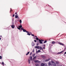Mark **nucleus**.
Listing matches in <instances>:
<instances>
[{
	"label": "nucleus",
	"instance_id": "nucleus-1",
	"mask_svg": "<svg viewBox=\"0 0 66 66\" xmlns=\"http://www.w3.org/2000/svg\"><path fill=\"white\" fill-rule=\"evenodd\" d=\"M15 18H17L16 20H15V22H17V21H17V19H19V17L17 15H15Z\"/></svg>",
	"mask_w": 66,
	"mask_h": 66
},
{
	"label": "nucleus",
	"instance_id": "nucleus-2",
	"mask_svg": "<svg viewBox=\"0 0 66 66\" xmlns=\"http://www.w3.org/2000/svg\"><path fill=\"white\" fill-rule=\"evenodd\" d=\"M18 27H17V29H18L19 30H21V29H20V28H22V25H21L20 26H18Z\"/></svg>",
	"mask_w": 66,
	"mask_h": 66
},
{
	"label": "nucleus",
	"instance_id": "nucleus-3",
	"mask_svg": "<svg viewBox=\"0 0 66 66\" xmlns=\"http://www.w3.org/2000/svg\"><path fill=\"white\" fill-rule=\"evenodd\" d=\"M39 42L41 44H43V42L41 41V40H40V39H39Z\"/></svg>",
	"mask_w": 66,
	"mask_h": 66
},
{
	"label": "nucleus",
	"instance_id": "nucleus-4",
	"mask_svg": "<svg viewBox=\"0 0 66 66\" xmlns=\"http://www.w3.org/2000/svg\"><path fill=\"white\" fill-rule=\"evenodd\" d=\"M13 25H11V27L12 28V29H14V27H15V26L14 25V24L13 23L12 24Z\"/></svg>",
	"mask_w": 66,
	"mask_h": 66
},
{
	"label": "nucleus",
	"instance_id": "nucleus-5",
	"mask_svg": "<svg viewBox=\"0 0 66 66\" xmlns=\"http://www.w3.org/2000/svg\"><path fill=\"white\" fill-rule=\"evenodd\" d=\"M30 61H32V60H33V58H32V56H30Z\"/></svg>",
	"mask_w": 66,
	"mask_h": 66
},
{
	"label": "nucleus",
	"instance_id": "nucleus-6",
	"mask_svg": "<svg viewBox=\"0 0 66 66\" xmlns=\"http://www.w3.org/2000/svg\"><path fill=\"white\" fill-rule=\"evenodd\" d=\"M31 45L32 46H35V43L33 42H32L31 43Z\"/></svg>",
	"mask_w": 66,
	"mask_h": 66
},
{
	"label": "nucleus",
	"instance_id": "nucleus-7",
	"mask_svg": "<svg viewBox=\"0 0 66 66\" xmlns=\"http://www.w3.org/2000/svg\"><path fill=\"white\" fill-rule=\"evenodd\" d=\"M35 48H36V49H39V46H35Z\"/></svg>",
	"mask_w": 66,
	"mask_h": 66
},
{
	"label": "nucleus",
	"instance_id": "nucleus-8",
	"mask_svg": "<svg viewBox=\"0 0 66 66\" xmlns=\"http://www.w3.org/2000/svg\"><path fill=\"white\" fill-rule=\"evenodd\" d=\"M63 52H64V51H62L61 52L57 53V54H61V53H63Z\"/></svg>",
	"mask_w": 66,
	"mask_h": 66
},
{
	"label": "nucleus",
	"instance_id": "nucleus-9",
	"mask_svg": "<svg viewBox=\"0 0 66 66\" xmlns=\"http://www.w3.org/2000/svg\"><path fill=\"white\" fill-rule=\"evenodd\" d=\"M50 60V59L48 58V59H46L45 60L46 62H48V61H49V60Z\"/></svg>",
	"mask_w": 66,
	"mask_h": 66
},
{
	"label": "nucleus",
	"instance_id": "nucleus-10",
	"mask_svg": "<svg viewBox=\"0 0 66 66\" xmlns=\"http://www.w3.org/2000/svg\"><path fill=\"white\" fill-rule=\"evenodd\" d=\"M45 65V64L42 63L41 64V66H44Z\"/></svg>",
	"mask_w": 66,
	"mask_h": 66
},
{
	"label": "nucleus",
	"instance_id": "nucleus-11",
	"mask_svg": "<svg viewBox=\"0 0 66 66\" xmlns=\"http://www.w3.org/2000/svg\"><path fill=\"white\" fill-rule=\"evenodd\" d=\"M53 66H56V63H54V64H53Z\"/></svg>",
	"mask_w": 66,
	"mask_h": 66
},
{
	"label": "nucleus",
	"instance_id": "nucleus-12",
	"mask_svg": "<svg viewBox=\"0 0 66 66\" xmlns=\"http://www.w3.org/2000/svg\"><path fill=\"white\" fill-rule=\"evenodd\" d=\"M23 31L24 32H26L27 31V30H26V29H24L23 30Z\"/></svg>",
	"mask_w": 66,
	"mask_h": 66
},
{
	"label": "nucleus",
	"instance_id": "nucleus-13",
	"mask_svg": "<svg viewBox=\"0 0 66 66\" xmlns=\"http://www.w3.org/2000/svg\"><path fill=\"white\" fill-rule=\"evenodd\" d=\"M29 53H30V52H28L26 54V55H28V54H29Z\"/></svg>",
	"mask_w": 66,
	"mask_h": 66
},
{
	"label": "nucleus",
	"instance_id": "nucleus-14",
	"mask_svg": "<svg viewBox=\"0 0 66 66\" xmlns=\"http://www.w3.org/2000/svg\"><path fill=\"white\" fill-rule=\"evenodd\" d=\"M39 47L40 48V50H43V47H42L41 46H39Z\"/></svg>",
	"mask_w": 66,
	"mask_h": 66
},
{
	"label": "nucleus",
	"instance_id": "nucleus-15",
	"mask_svg": "<svg viewBox=\"0 0 66 66\" xmlns=\"http://www.w3.org/2000/svg\"><path fill=\"white\" fill-rule=\"evenodd\" d=\"M37 62H39L38 60H35L34 61L35 63H36Z\"/></svg>",
	"mask_w": 66,
	"mask_h": 66
},
{
	"label": "nucleus",
	"instance_id": "nucleus-16",
	"mask_svg": "<svg viewBox=\"0 0 66 66\" xmlns=\"http://www.w3.org/2000/svg\"><path fill=\"white\" fill-rule=\"evenodd\" d=\"M28 62L29 64H30V60H28Z\"/></svg>",
	"mask_w": 66,
	"mask_h": 66
},
{
	"label": "nucleus",
	"instance_id": "nucleus-17",
	"mask_svg": "<svg viewBox=\"0 0 66 66\" xmlns=\"http://www.w3.org/2000/svg\"><path fill=\"white\" fill-rule=\"evenodd\" d=\"M36 39L37 40H39V38L38 37L36 38Z\"/></svg>",
	"mask_w": 66,
	"mask_h": 66
},
{
	"label": "nucleus",
	"instance_id": "nucleus-18",
	"mask_svg": "<svg viewBox=\"0 0 66 66\" xmlns=\"http://www.w3.org/2000/svg\"><path fill=\"white\" fill-rule=\"evenodd\" d=\"M35 54L34 53L33 54H32V57H34V56H35Z\"/></svg>",
	"mask_w": 66,
	"mask_h": 66
},
{
	"label": "nucleus",
	"instance_id": "nucleus-19",
	"mask_svg": "<svg viewBox=\"0 0 66 66\" xmlns=\"http://www.w3.org/2000/svg\"><path fill=\"white\" fill-rule=\"evenodd\" d=\"M11 11H13V10H12V8H10V13H11Z\"/></svg>",
	"mask_w": 66,
	"mask_h": 66
},
{
	"label": "nucleus",
	"instance_id": "nucleus-20",
	"mask_svg": "<svg viewBox=\"0 0 66 66\" xmlns=\"http://www.w3.org/2000/svg\"><path fill=\"white\" fill-rule=\"evenodd\" d=\"M47 42V40H46L44 41L43 43L44 44H45Z\"/></svg>",
	"mask_w": 66,
	"mask_h": 66
},
{
	"label": "nucleus",
	"instance_id": "nucleus-21",
	"mask_svg": "<svg viewBox=\"0 0 66 66\" xmlns=\"http://www.w3.org/2000/svg\"><path fill=\"white\" fill-rule=\"evenodd\" d=\"M35 65L36 66H39V64L37 63H36L35 64Z\"/></svg>",
	"mask_w": 66,
	"mask_h": 66
},
{
	"label": "nucleus",
	"instance_id": "nucleus-22",
	"mask_svg": "<svg viewBox=\"0 0 66 66\" xmlns=\"http://www.w3.org/2000/svg\"><path fill=\"white\" fill-rule=\"evenodd\" d=\"M56 64H57V65H58V64H59V62H57V61H56Z\"/></svg>",
	"mask_w": 66,
	"mask_h": 66
},
{
	"label": "nucleus",
	"instance_id": "nucleus-23",
	"mask_svg": "<svg viewBox=\"0 0 66 66\" xmlns=\"http://www.w3.org/2000/svg\"><path fill=\"white\" fill-rule=\"evenodd\" d=\"M48 64L49 65H51L52 64L51 63H50V62H49L48 63Z\"/></svg>",
	"mask_w": 66,
	"mask_h": 66
},
{
	"label": "nucleus",
	"instance_id": "nucleus-24",
	"mask_svg": "<svg viewBox=\"0 0 66 66\" xmlns=\"http://www.w3.org/2000/svg\"><path fill=\"white\" fill-rule=\"evenodd\" d=\"M19 22L21 23L22 22V21H21V20H20Z\"/></svg>",
	"mask_w": 66,
	"mask_h": 66
},
{
	"label": "nucleus",
	"instance_id": "nucleus-25",
	"mask_svg": "<svg viewBox=\"0 0 66 66\" xmlns=\"http://www.w3.org/2000/svg\"><path fill=\"white\" fill-rule=\"evenodd\" d=\"M34 59H36V56L34 57L33 58Z\"/></svg>",
	"mask_w": 66,
	"mask_h": 66
},
{
	"label": "nucleus",
	"instance_id": "nucleus-26",
	"mask_svg": "<svg viewBox=\"0 0 66 66\" xmlns=\"http://www.w3.org/2000/svg\"><path fill=\"white\" fill-rule=\"evenodd\" d=\"M51 62L52 63V64H53V63H55L54 62V61H51Z\"/></svg>",
	"mask_w": 66,
	"mask_h": 66
},
{
	"label": "nucleus",
	"instance_id": "nucleus-27",
	"mask_svg": "<svg viewBox=\"0 0 66 66\" xmlns=\"http://www.w3.org/2000/svg\"><path fill=\"white\" fill-rule=\"evenodd\" d=\"M55 42H52V44H55Z\"/></svg>",
	"mask_w": 66,
	"mask_h": 66
},
{
	"label": "nucleus",
	"instance_id": "nucleus-28",
	"mask_svg": "<svg viewBox=\"0 0 66 66\" xmlns=\"http://www.w3.org/2000/svg\"><path fill=\"white\" fill-rule=\"evenodd\" d=\"M27 35H31V34H30L29 33H28L27 34Z\"/></svg>",
	"mask_w": 66,
	"mask_h": 66
},
{
	"label": "nucleus",
	"instance_id": "nucleus-29",
	"mask_svg": "<svg viewBox=\"0 0 66 66\" xmlns=\"http://www.w3.org/2000/svg\"><path fill=\"white\" fill-rule=\"evenodd\" d=\"M30 35L31 36H34V34H30Z\"/></svg>",
	"mask_w": 66,
	"mask_h": 66
},
{
	"label": "nucleus",
	"instance_id": "nucleus-30",
	"mask_svg": "<svg viewBox=\"0 0 66 66\" xmlns=\"http://www.w3.org/2000/svg\"><path fill=\"white\" fill-rule=\"evenodd\" d=\"M62 43H60V42L59 43V44L60 45H61Z\"/></svg>",
	"mask_w": 66,
	"mask_h": 66
},
{
	"label": "nucleus",
	"instance_id": "nucleus-31",
	"mask_svg": "<svg viewBox=\"0 0 66 66\" xmlns=\"http://www.w3.org/2000/svg\"><path fill=\"white\" fill-rule=\"evenodd\" d=\"M32 52H31L30 53V54H29L30 55H32Z\"/></svg>",
	"mask_w": 66,
	"mask_h": 66
},
{
	"label": "nucleus",
	"instance_id": "nucleus-32",
	"mask_svg": "<svg viewBox=\"0 0 66 66\" xmlns=\"http://www.w3.org/2000/svg\"><path fill=\"white\" fill-rule=\"evenodd\" d=\"M50 6V7H51V6H49V5H46V6Z\"/></svg>",
	"mask_w": 66,
	"mask_h": 66
},
{
	"label": "nucleus",
	"instance_id": "nucleus-33",
	"mask_svg": "<svg viewBox=\"0 0 66 66\" xmlns=\"http://www.w3.org/2000/svg\"><path fill=\"white\" fill-rule=\"evenodd\" d=\"M45 56H43V59H45Z\"/></svg>",
	"mask_w": 66,
	"mask_h": 66
},
{
	"label": "nucleus",
	"instance_id": "nucleus-34",
	"mask_svg": "<svg viewBox=\"0 0 66 66\" xmlns=\"http://www.w3.org/2000/svg\"><path fill=\"white\" fill-rule=\"evenodd\" d=\"M66 47H65L64 48V50L63 51H65V50H66Z\"/></svg>",
	"mask_w": 66,
	"mask_h": 66
},
{
	"label": "nucleus",
	"instance_id": "nucleus-35",
	"mask_svg": "<svg viewBox=\"0 0 66 66\" xmlns=\"http://www.w3.org/2000/svg\"><path fill=\"white\" fill-rule=\"evenodd\" d=\"M41 52V51H40V50H38V52Z\"/></svg>",
	"mask_w": 66,
	"mask_h": 66
},
{
	"label": "nucleus",
	"instance_id": "nucleus-36",
	"mask_svg": "<svg viewBox=\"0 0 66 66\" xmlns=\"http://www.w3.org/2000/svg\"><path fill=\"white\" fill-rule=\"evenodd\" d=\"M2 59V56H0V59Z\"/></svg>",
	"mask_w": 66,
	"mask_h": 66
},
{
	"label": "nucleus",
	"instance_id": "nucleus-37",
	"mask_svg": "<svg viewBox=\"0 0 66 66\" xmlns=\"http://www.w3.org/2000/svg\"><path fill=\"white\" fill-rule=\"evenodd\" d=\"M34 42H35L36 43V42H37V41L36 40H34Z\"/></svg>",
	"mask_w": 66,
	"mask_h": 66
},
{
	"label": "nucleus",
	"instance_id": "nucleus-38",
	"mask_svg": "<svg viewBox=\"0 0 66 66\" xmlns=\"http://www.w3.org/2000/svg\"><path fill=\"white\" fill-rule=\"evenodd\" d=\"M15 15H17V13L16 12H15Z\"/></svg>",
	"mask_w": 66,
	"mask_h": 66
},
{
	"label": "nucleus",
	"instance_id": "nucleus-39",
	"mask_svg": "<svg viewBox=\"0 0 66 66\" xmlns=\"http://www.w3.org/2000/svg\"><path fill=\"white\" fill-rule=\"evenodd\" d=\"M2 64L3 65H4V62H2Z\"/></svg>",
	"mask_w": 66,
	"mask_h": 66
},
{
	"label": "nucleus",
	"instance_id": "nucleus-40",
	"mask_svg": "<svg viewBox=\"0 0 66 66\" xmlns=\"http://www.w3.org/2000/svg\"><path fill=\"white\" fill-rule=\"evenodd\" d=\"M12 16H13L12 17H14V16H15V14H13Z\"/></svg>",
	"mask_w": 66,
	"mask_h": 66
},
{
	"label": "nucleus",
	"instance_id": "nucleus-41",
	"mask_svg": "<svg viewBox=\"0 0 66 66\" xmlns=\"http://www.w3.org/2000/svg\"><path fill=\"white\" fill-rule=\"evenodd\" d=\"M41 40L42 42H44V40L41 39Z\"/></svg>",
	"mask_w": 66,
	"mask_h": 66
},
{
	"label": "nucleus",
	"instance_id": "nucleus-42",
	"mask_svg": "<svg viewBox=\"0 0 66 66\" xmlns=\"http://www.w3.org/2000/svg\"><path fill=\"white\" fill-rule=\"evenodd\" d=\"M32 52H34V49L33 50V51H32Z\"/></svg>",
	"mask_w": 66,
	"mask_h": 66
},
{
	"label": "nucleus",
	"instance_id": "nucleus-43",
	"mask_svg": "<svg viewBox=\"0 0 66 66\" xmlns=\"http://www.w3.org/2000/svg\"><path fill=\"white\" fill-rule=\"evenodd\" d=\"M61 45H62V46H64V45L62 43Z\"/></svg>",
	"mask_w": 66,
	"mask_h": 66
},
{
	"label": "nucleus",
	"instance_id": "nucleus-44",
	"mask_svg": "<svg viewBox=\"0 0 66 66\" xmlns=\"http://www.w3.org/2000/svg\"><path fill=\"white\" fill-rule=\"evenodd\" d=\"M22 29V28H21V30H23V29Z\"/></svg>",
	"mask_w": 66,
	"mask_h": 66
},
{
	"label": "nucleus",
	"instance_id": "nucleus-45",
	"mask_svg": "<svg viewBox=\"0 0 66 66\" xmlns=\"http://www.w3.org/2000/svg\"><path fill=\"white\" fill-rule=\"evenodd\" d=\"M26 33H29V32L27 31H26Z\"/></svg>",
	"mask_w": 66,
	"mask_h": 66
},
{
	"label": "nucleus",
	"instance_id": "nucleus-46",
	"mask_svg": "<svg viewBox=\"0 0 66 66\" xmlns=\"http://www.w3.org/2000/svg\"><path fill=\"white\" fill-rule=\"evenodd\" d=\"M39 52L38 51H37L36 52V53H38Z\"/></svg>",
	"mask_w": 66,
	"mask_h": 66
},
{
	"label": "nucleus",
	"instance_id": "nucleus-47",
	"mask_svg": "<svg viewBox=\"0 0 66 66\" xmlns=\"http://www.w3.org/2000/svg\"><path fill=\"white\" fill-rule=\"evenodd\" d=\"M39 61L37 62L38 63H39V62H40V61Z\"/></svg>",
	"mask_w": 66,
	"mask_h": 66
},
{
	"label": "nucleus",
	"instance_id": "nucleus-48",
	"mask_svg": "<svg viewBox=\"0 0 66 66\" xmlns=\"http://www.w3.org/2000/svg\"><path fill=\"white\" fill-rule=\"evenodd\" d=\"M38 44V43H37V44H36V45H37V46H38V44Z\"/></svg>",
	"mask_w": 66,
	"mask_h": 66
},
{
	"label": "nucleus",
	"instance_id": "nucleus-49",
	"mask_svg": "<svg viewBox=\"0 0 66 66\" xmlns=\"http://www.w3.org/2000/svg\"><path fill=\"white\" fill-rule=\"evenodd\" d=\"M29 34H32V33L31 32H29Z\"/></svg>",
	"mask_w": 66,
	"mask_h": 66
},
{
	"label": "nucleus",
	"instance_id": "nucleus-50",
	"mask_svg": "<svg viewBox=\"0 0 66 66\" xmlns=\"http://www.w3.org/2000/svg\"><path fill=\"white\" fill-rule=\"evenodd\" d=\"M64 47H65V48H66V46L64 45Z\"/></svg>",
	"mask_w": 66,
	"mask_h": 66
},
{
	"label": "nucleus",
	"instance_id": "nucleus-51",
	"mask_svg": "<svg viewBox=\"0 0 66 66\" xmlns=\"http://www.w3.org/2000/svg\"><path fill=\"white\" fill-rule=\"evenodd\" d=\"M64 54H66V52L64 53Z\"/></svg>",
	"mask_w": 66,
	"mask_h": 66
},
{
	"label": "nucleus",
	"instance_id": "nucleus-52",
	"mask_svg": "<svg viewBox=\"0 0 66 66\" xmlns=\"http://www.w3.org/2000/svg\"><path fill=\"white\" fill-rule=\"evenodd\" d=\"M63 55H64V56H66V55H65V54H64Z\"/></svg>",
	"mask_w": 66,
	"mask_h": 66
},
{
	"label": "nucleus",
	"instance_id": "nucleus-53",
	"mask_svg": "<svg viewBox=\"0 0 66 66\" xmlns=\"http://www.w3.org/2000/svg\"><path fill=\"white\" fill-rule=\"evenodd\" d=\"M43 49H45V47H44Z\"/></svg>",
	"mask_w": 66,
	"mask_h": 66
},
{
	"label": "nucleus",
	"instance_id": "nucleus-54",
	"mask_svg": "<svg viewBox=\"0 0 66 66\" xmlns=\"http://www.w3.org/2000/svg\"><path fill=\"white\" fill-rule=\"evenodd\" d=\"M43 46H44V47H45V45H43Z\"/></svg>",
	"mask_w": 66,
	"mask_h": 66
},
{
	"label": "nucleus",
	"instance_id": "nucleus-55",
	"mask_svg": "<svg viewBox=\"0 0 66 66\" xmlns=\"http://www.w3.org/2000/svg\"><path fill=\"white\" fill-rule=\"evenodd\" d=\"M35 37H36V38L37 37V36H35Z\"/></svg>",
	"mask_w": 66,
	"mask_h": 66
},
{
	"label": "nucleus",
	"instance_id": "nucleus-56",
	"mask_svg": "<svg viewBox=\"0 0 66 66\" xmlns=\"http://www.w3.org/2000/svg\"><path fill=\"white\" fill-rule=\"evenodd\" d=\"M42 50L43 51V52H44V50H43H43Z\"/></svg>",
	"mask_w": 66,
	"mask_h": 66
},
{
	"label": "nucleus",
	"instance_id": "nucleus-57",
	"mask_svg": "<svg viewBox=\"0 0 66 66\" xmlns=\"http://www.w3.org/2000/svg\"><path fill=\"white\" fill-rule=\"evenodd\" d=\"M0 36L1 37H2V36L1 35Z\"/></svg>",
	"mask_w": 66,
	"mask_h": 66
},
{
	"label": "nucleus",
	"instance_id": "nucleus-58",
	"mask_svg": "<svg viewBox=\"0 0 66 66\" xmlns=\"http://www.w3.org/2000/svg\"><path fill=\"white\" fill-rule=\"evenodd\" d=\"M1 38L0 37V40H1Z\"/></svg>",
	"mask_w": 66,
	"mask_h": 66
},
{
	"label": "nucleus",
	"instance_id": "nucleus-59",
	"mask_svg": "<svg viewBox=\"0 0 66 66\" xmlns=\"http://www.w3.org/2000/svg\"><path fill=\"white\" fill-rule=\"evenodd\" d=\"M63 35V34L61 35V36H62V35Z\"/></svg>",
	"mask_w": 66,
	"mask_h": 66
},
{
	"label": "nucleus",
	"instance_id": "nucleus-60",
	"mask_svg": "<svg viewBox=\"0 0 66 66\" xmlns=\"http://www.w3.org/2000/svg\"><path fill=\"white\" fill-rule=\"evenodd\" d=\"M12 21H14V20L12 19Z\"/></svg>",
	"mask_w": 66,
	"mask_h": 66
},
{
	"label": "nucleus",
	"instance_id": "nucleus-61",
	"mask_svg": "<svg viewBox=\"0 0 66 66\" xmlns=\"http://www.w3.org/2000/svg\"><path fill=\"white\" fill-rule=\"evenodd\" d=\"M12 15H10V16H12Z\"/></svg>",
	"mask_w": 66,
	"mask_h": 66
},
{
	"label": "nucleus",
	"instance_id": "nucleus-62",
	"mask_svg": "<svg viewBox=\"0 0 66 66\" xmlns=\"http://www.w3.org/2000/svg\"><path fill=\"white\" fill-rule=\"evenodd\" d=\"M20 31H21H21L20 30Z\"/></svg>",
	"mask_w": 66,
	"mask_h": 66
},
{
	"label": "nucleus",
	"instance_id": "nucleus-63",
	"mask_svg": "<svg viewBox=\"0 0 66 66\" xmlns=\"http://www.w3.org/2000/svg\"><path fill=\"white\" fill-rule=\"evenodd\" d=\"M37 50V49H36V50Z\"/></svg>",
	"mask_w": 66,
	"mask_h": 66
},
{
	"label": "nucleus",
	"instance_id": "nucleus-64",
	"mask_svg": "<svg viewBox=\"0 0 66 66\" xmlns=\"http://www.w3.org/2000/svg\"><path fill=\"white\" fill-rule=\"evenodd\" d=\"M4 65H5V64Z\"/></svg>",
	"mask_w": 66,
	"mask_h": 66
}]
</instances>
